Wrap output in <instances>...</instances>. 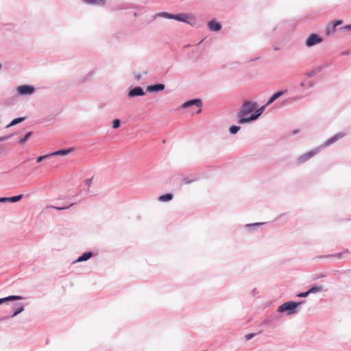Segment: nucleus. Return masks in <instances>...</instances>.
<instances>
[{
    "mask_svg": "<svg viewBox=\"0 0 351 351\" xmlns=\"http://www.w3.org/2000/svg\"><path fill=\"white\" fill-rule=\"evenodd\" d=\"M258 107V104L252 100H244L237 112V118L239 124H247L253 121L250 119V114Z\"/></svg>",
    "mask_w": 351,
    "mask_h": 351,
    "instance_id": "1",
    "label": "nucleus"
},
{
    "mask_svg": "<svg viewBox=\"0 0 351 351\" xmlns=\"http://www.w3.org/2000/svg\"><path fill=\"white\" fill-rule=\"evenodd\" d=\"M304 303V300L293 301L289 300L280 305L276 313H285L287 316L297 314L300 311L299 307Z\"/></svg>",
    "mask_w": 351,
    "mask_h": 351,
    "instance_id": "2",
    "label": "nucleus"
},
{
    "mask_svg": "<svg viewBox=\"0 0 351 351\" xmlns=\"http://www.w3.org/2000/svg\"><path fill=\"white\" fill-rule=\"evenodd\" d=\"M195 106L199 108L197 111V114H199L202 112V108L203 106L202 100L200 98H194L192 99H189L184 102L180 107V109H186L190 107Z\"/></svg>",
    "mask_w": 351,
    "mask_h": 351,
    "instance_id": "3",
    "label": "nucleus"
},
{
    "mask_svg": "<svg viewBox=\"0 0 351 351\" xmlns=\"http://www.w3.org/2000/svg\"><path fill=\"white\" fill-rule=\"evenodd\" d=\"M323 42V38L317 33L311 34L305 40V45L311 47Z\"/></svg>",
    "mask_w": 351,
    "mask_h": 351,
    "instance_id": "4",
    "label": "nucleus"
},
{
    "mask_svg": "<svg viewBox=\"0 0 351 351\" xmlns=\"http://www.w3.org/2000/svg\"><path fill=\"white\" fill-rule=\"evenodd\" d=\"M36 90L35 87L30 84L20 85L16 87V92L19 95H31Z\"/></svg>",
    "mask_w": 351,
    "mask_h": 351,
    "instance_id": "5",
    "label": "nucleus"
},
{
    "mask_svg": "<svg viewBox=\"0 0 351 351\" xmlns=\"http://www.w3.org/2000/svg\"><path fill=\"white\" fill-rule=\"evenodd\" d=\"M145 95V91H144L141 86H130L128 90L127 97L128 99H132L136 97L144 96Z\"/></svg>",
    "mask_w": 351,
    "mask_h": 351,
    "instance_id": "6",
    "label": "nucleus"
},
{
    "mask_svg": "<svg viewBox=\"0 0 351 351\" xmlns=\"http://www.w3.org/2000/svg\"><path fill=\"white\" fill-rule=\"evenodd\" d=\"M319 152H320V148L317 147L315 149H313L308 152L306 154L301 155L300 156H299L298 158V160H297L298 163L300 165L304 163L305 162L308 160L310 158L313 157L315 155H316Z\"/></svg>",
    "mask_w": 351,
    "mask_h": 351,
    "instance_id": "7",
    "label": "nucleus"
},
{
    "mask_svg": "<svg viewBox=\"0 0 351 351\" xmlns=\"http://www.w3.org/2000/svg\"><path fill=\"white\" fill-rule=\"evenodd\" d=\"M346 136V133L344 132H339L334 135L333 136L328 138L327 141H326L322 145L319 147L320 148V150L322 149L335 143L337 141L341 139Z\"/></svg>",
    "mask_w": 351,
    "mask_h": 351,
    "instance_id": "8",
    "label": "nucleus"
},
{
    "mask_svg": "<svg viewBox=\"0 0 351 351\" xmlns=\"http://www.w3.org/2000/svg\"><path fill=\"white\" fill-rule=\"evenodd\" d=\"M208 29L210 32H217L222 29V25L220 22L217 21L215 19L209 21L207 23Z\"/></svg>",
    "mask_w": 351,
    "mask_h": 351,
    "instance_id": "9",
    "label": "nucleus"
},
{
    "mask_svg": "<svg viewBox=\"0 0 351 351\" xmlns=\"http://www.w3.org/2000/svg\"><path fill=\"white\" fill-rule=\"evenodd\" d=\"M165 86L162 83L151 84L147 86L146 91L148 93H158L165 89Z\"/></svg>",
    "mask_w": 351,
    "mask_h": 351,
    "instance_id": "10",
    "label": "nucleus"
},
{
    "mask_svg": "<svg viewBox=\"0 0 351 351\" xmlns=\"http://www.w3.org/2000/svg\"><path fill=\"white\" fill-rule=\"evenodd\" d=\"M12 307L14 309V312L10 316L5 317L6 319L9 317H14L24 311V306L22 303H14Z\"/></svg>",
    "mask_w": 351,
    "mask_h": 351,
    "instance_id": "11",
    "label": "nucleus"
},
{
    "mask_svg": "<svg viewBox=\"0 0 351 351\" xmlns=\"http://www.w3.org/2000/svg\"><path fill=\"white\" fill-rule=\"evenodd\" d=\"M328 66V64H324L322 65H320L319 66H317L315 68H314L313 69H312L311 71L307 72L305 73V75L307 77H314L315 75H317V73H320L321 71H322L324 69H326V67Z\"/></svg>",
    "mask_w": 351,
    "mask_h": 351,
    "instance_id": "12",
    "label": "nucleus"
},
{
    "mask_svg": "<svg viewBox=\"0 0 351 351\" xmlns=\"http://www.w3.org/2000/svg\"><path fill=\"white\" fill-rule=\"evenodd\" d=\"M93 256L94 253L92 251L85 252L82 255H80L75 261H74L73 263L87 261Z\"/></svg>",
    "mask_w": 351,
    "mask_h": 351,
    "instance_id": "13",
    "label": "nucleus"
},
{
    "mask_svg": "<svg viewBox=\"0 0 351 351\" xmlns=\"http://www.w3.org/2000/svg\"><path fill=\"white\" fill-rule=\"evenodd\" d=\"M23 297L21 295H11L5 298H0V305L7 304L9 302L23 300Z\"/></svg>",
    "mask_w": 351,
    "mask_h": 351,
    "instance_id": "14",
    "label": "nucleus"
},
{
    "mask_svg": "<svg viewBox=\"0 0 351 351\" xmlns=\"http://www.w3.org/2000/svg\"><path fill=\"white\" fill-rule=\"evenodd\" d=\"M268 105H266V104L262 106H261L258 108H256L253 113L250 114V119L253 120V121H256L259 117L263 113L266 106Z\"/></svg>",
    "mask_w": 351,
    "mask_h": 351,
    "instance_id": "15",
    "label": "nucleus"
},
{
    "mask_svg": "<svg viewBox=\"0 0 351 351\" xmlns=\"http://www.w3.org/2000/svg\"><path fill=\"white\" fill-rule=\"evenodd\" d=\"M287 92V90L285 89V90H278V91H276V93H274L267 100V101L266 102V105H270L273 102H274L277 99H278L280 97H281L282 95H285L286 93Z\"/></svg>",
    "mask_w": 351,
    "mask_h": 351,
    "instance_id": "16",
    "label": "nucleus"
},
{
    "mask_svg": "<svg viewBox=\"0 0 351 351\" xmlns=\"http://www.w3.org/2000/svg\"><path fill=\"white\" fill-rule=\"evenodd\" d=\"M347 252H348V249H346L345 251H343L342 252H339V253H337V254H334L318 256H316L315 258H330L332 257H335L338 259H341L343 257V254Z\"/></svg>",
    "mask_w": 351,
    "mask_h": 351,
    "instance_id": "17",
    "label": "nucleus"
},
{
    "mask_svg": "<svg viewBox=\"0 0 351 351\" xmlns=\"http://www.w3.org/2000/svg\"><path fill=\"white\" fill-rule=\"evenodd\" d=\"M188 18L189 15L186 13L176 14L174 20L191 25L188 21Z\"/></svg>",
    "mask_w": 351,
    "mask_h": 351,
    "instance_id": "18",
    "label": "nucleus"
},
{
    "mask_svg": "<svg viewBox=\"0 0 351 351\" xmlns=\"http://www.w3.org/2000/svg\"><path fill=\"white\" fill-rule=\"evenodd\" d=\"M265 222H256L252 223H247L244 226L245 228H246L249 232H254L256 228L261 227L264 225Z\"/></svg>",
    "mask_w": 351,
    "mask_h": 351,
    "instance_id": "19",
    "label": "nucleus"
},
{
    "mask_svg": "<svg viewBox=\"0 0 351 351\" xmlns=\"http://www.w3.org/2000/svg\"><path fill=\"white\" fill-rule=\"evenodd\" d=\"M199 178L195 175H191L189 176H185L182 178V182L185 184H189L194 182L197 181Z\"/></svg>",
    "mask_w": 351,
    "mask_h": 351,
    "instance_id": "20",
    "label": "nucleus"
},
{
    "mask_svg": "<svg viewBox=\"0 0 351 351\" xmlns=\"http://www.w3.org/2000/svg\"><path fill=\"white\" fill-rule=\"evenodd\" d=\"M173 198V194L172 193H167L160 195L158 198V201L162 202H167L172 200Z\"/></svg>",
    "mask_w": 351,
    "mask_h": 351,
    "instance_id": "21",
    "label": "nucleus"
},
{
    "mask_svg": "<svg viewBox=\"0 0 351 351\" xmlns=\"http://www.w3.org/2000/svg\"><path fill=\"white\" fill-rule=\"evenodd\" d=\"M71 151V149H62L51 152V157L54 156H66Z\"/></svg>",
    "mask_w": 351,
    "mask_h": 351,
    "instance_id": "22",
    "label": "nucleus"
},
{
    "mask_svg": "<svg viewBox=\"0 0 351 351\" xmlns=\"http://www.w3.org/2000/svg\"><path fill=\"white\" fill-rule=\"evenodd\" d=\"M175 14H171V13H169V12H158L157 14H156L154 16V18H156V16H162L165 19H175Z\"/></svg>",
    "mask_w": 351,
    "mask_h": 351,
    "instance_id": "23",
    "label": "nucleus"
},
{
    "mask_svg": "<svg viewBox=\"0 0 351 351\" xmlns=\"http://www.w3.org/2000/svg\"><path fill=\"white\" fill-rule=\"evenodd\" d=\"M323 290V287L322 285H313L311 286V287L308 289V293H315L320 292Z\"/></svg>",
    "mask_w": 351,
    "mask_h": 351,
    "instance_id": "24",
    "label": "nucleus"
},
{
    "mask_svg": "<svg viewBox=\"0 0 351 351\" xmlns=\"http://www.w3.org/2000/svg\"><path fill=\"white\" fill-rule=\"evenodd\" d=\"M25 119L26 118L23 117L15 118L12 120V121L8 125L7 128H10V127L14 126L15 125H17V124L23 122L24 120H25Z\"/></svg>",
    "mask_w": 351,
    "mask_h": 351,
    "instance_id": "25",
    "label": "nucleus"
},
{
    "mask_svg": "<svg viewBox=\"0 0 351 351\" xmlns=\"http://www.w3.org/2000/svg\"><path fill=\"white\" fill-rule=\"evenodd\" d=\"M23 197V194H19L14 196L7 197L8 202L15 203L20 201Z\"/></svg>",
    "mask_w": 351,
    "mask_h": 351,
    "instance_id": "26",
    "label": "nucleus"
},
{
    "mask_svg": "<svg viewBox=\"0 0 351 351\" xmlns=\"http://www.w3.org/2000/svg\"><path fill=\"white\" fill-rule=\"evenodd\" d=\"M241 130V127L237 125H232L229 128V132L231 134H236Z\"/></svg>",
    "mask_w": 351,
    "mask_h": 351,
    "instance_id": "27",
    "label": "nucleus"
},
{
    "mask_svg": "<svg viewBox=\"0 0 351 351\" xmlns=\"http://www.w3.org/2000/svg\"><path fill=\"white\" fill-rule=\"evenodd\" d=\"M32 134L33 132L31 131L26 132L25 135L20 139L19 143L21 144L25 143Z\"/></svg>",
    "mask_w": 351,
    "mask_h": 351,
    "instance_id": "28",
    "label": "nucleus"
},
{
    "mask_svg": "<svg viewBox=\"0 0 351 351\" xmlns=\"http://www.w3.org/2000/svg\"><path fill=\"white\" fill-rule=\"evenodd\" d=\"M51 157V153L39 156L36 158V163H40L45 159L49 158Z\"/></svg>",
    "mask_w": 351,
    "mask_h": 351,
    "instance_id": "29",
    "label": "nucleus"
},
{
    "mask_svg": "<svg viewBox=\"0 0 351 351\" xmlns=\"http://www.w3.org/2000/svg\"><path fill=\"white\" fill-rule=\"evenodd\" d=\"M75 204L74 202L70 204L68 206H51L50 208H54L57 210H64L65 209H67L70 207H71L72 206H73Z\"/></svg>",
    "mask_w": 351,
    "mask_h": 351,
    "instance_id": "30",
    "label": "nucleus"
},
{
    "mask_svg": "<svg viewBox=\"0 0 351 351\" xmlns=\"http://www.w3.org/2000/svg\"><path fill=\"white\" fill-rule=\"evenodd\" d=\"M127 8H128L127 5L125 3H119L117 5H116V7L112 8V11H117V10H125V9H127Z\"/></svg>",
    "mask_w": 351,
    "mask_h": 351,
    "instance_id": "31",
    "label": "nucleus"
},
{
    "mask_svg": "<svg viewBox=\"0 0 351 351\" xmlns=\"http://www.w3.org/2000/svg\"><path fill=\"white\" fill-rule=\"evenodd\" d=\"M106 4V0H93L92 5L104 6Z\"/></svg>",
    "mask_w": 351,
    "mask_h": 351,
    "instance_id": "32",
    "label": "nucleus"
},
{
    "mask_svg": "<svg viewBox=\"0 0 351 351\" xmlns=\"http://www.w3.org/2000/svg\"><path fill=\"white\" fill-rule=\"evenodd\" d=\"M121 126V121L119 119H115L112 122V127L113 129H117Z\"/></svg>",
    "mask_w": 351,
    "mask_h": 351,
    "instance_id": "33",
    "label": "nucleus"
},
{
    "mask_svg": "<svg viewBox=\"0 0 351 351\" xmlns=\"http://www.w3.org/2000/svg\"><path fill=\"white\" fill-rule=\"evenodd\" d=\"M276 317H277V315H276V313H275L272 314L271 315L265 318V319L264 320V322L267 324H269L272 322V320L274 319H275Z\"/></svg>",
    "mask_w": 351,
    "mask_h": 351,
    "instance_id": "34",
    "label": "nucleus"
},
{
    "mask_svg": "<svg viewBox=\"0 0 351 351\" xmlns=\"http://www.w3.org/2000/svg\"><path fill=\"white\" fill-rule=\"evenodd\" d=\"M300 85L302 87H303L306 85V86H308V88H313L315 86V83L312 81L308 82L307 83H306L305 81H302L300 82Z\"/></svg>",
    "mask_w": 351,
    "mask_h": 351,
    "instance_id": "35",
    "label": "nucleus"
},
{
    "mask_svg": "<svg viewBox=\"0 0 351 351\" xmlns=\"http://www.w3.org/2000/svg\"><path fill=\"white\" fill-rule=\"evenodd\" d=\"M309 294L310 293H308V291L307 290L306 291L298 293L296 295V297H298V298H306L307 296L309 295Z\"/></svg>",
    "mask_w": 351,
    "mask_h": 351,
    "instance_id": "36",
    "label": "nucleus"
},
{
    "mask_svg": "<svg viewBox=\"0 0 351 351\" xmlns=\"http://www.w3.org/2000/svg\"><path fill=\"white\" fill-rule=\"evenodd\" d=\"M94 71H90L86 76L85 77L84 82L89 80L93 75H94Z\"/></svg>",
    "mask_w": 351,
    "mask_h": 351,
    "instance_id": "37",
    "label": "nucleus"
},
{
    "mask_svg": "<svg viewBox=\"0 0 351 351\" xmlns=\"http://www.w3.org/2000/svg\"><path fill=\"white\" fill-rule=\"evenodd\" d=\"M341 20H336L333 22L332 28L335 29L337 25H341Z\"/></svg>",
    "mask_w": 351,
    "mask_h": 351,
    "instance_id": "38",
    "label": "nucleus"
},
{
    "mask_svg": "<svg viewBox=\"0 0 351 351\" xmlns=\"http://www.w3.org/2000/svg\"><path fill=\"white\" fill-rule=\"evenodd\" d=\"M341 29L343 31H351V24L344 25L343 27H341Z\"/></svg>",
    "mask_w": 351,
    "mask_h": 351,
    "instance_id": "39",
    "label": "nucleus"
},
{
    "mask_svg": "<svg viewBox=\"0 0 351 351\" xmlns=\"http://www.w3.org/2000/svg\"><path fill=\"white\" fill-rule=\"evenodd\" d=\"M256 335V333H249V334L245 335V339H246V340H250L254 337H255Z\"/></svg>",
    "mask_w": 351,
    "mask_h": 351,
    "instance_id": "40",
    "label": "nucleus"
},
{
    "mask_svg": "<svg viewBox=\"0 0 351 351\" xmlns=\"http://www.w3.org/2000/svg\"><path fill=\"white\" fill-rule=\"evenodd\" d=\"M84 182L88 186H90L93 182V178L86 179Z\"/></svg>",
    "mask_w": 351,
    "mask_h": 351,
    "instance_id": "41",
    "label": "nucleus"
},
{
    "mask_svg": "<svg viewBox=\"0 0 351 351\" xmlns=\"http://www.w3.org/2000/svg\"><path fill=\"white\" fill-rule=\"evenodd\" d=\"M81 1L83 3L86 4V5H92L93 0H81Z\"/></svg>",
    "mask_w": 351,
    "mask_h": 351,
    "instance_id": "42",
    "label": "nucleus"
},
{
    "mask_svg": "<svg viewBox=\"0 0 351 351\" xmlns=\"http://www.w3.org/2000/svg\"><path fill=\"white\" fill-rule=\"evenodd\" d=\"M10 137V135H7V136H1V137H0V142H1V141H5V140L8 139Z\"/></svg>",
    "mask_w": 351,
    "mask_h": 351,
    "instance_id": "43",
    "label": "nucleus"
},
{
    "mask_svg": "<svg viewBox=\"0 0 351 351\" xmlns=\"http://www.w3.org/2000/svg\"><path fill=\"white\" fill-rule=\"evenodd\" d=\"M8 202L7 197H1L0 203Z\"/></svg>",
    "mask_w": 351,
    "mask_h": 351,
    "instance_id": "44",
    "label": "nucleus"
},
{
    "mask_svg": "<svg viewBox=\"0 0 351 351\" xmlns=\"http://www.w3.org/2000/svg\"><path fill=\"white\" fill-rule=\"evenodd\" d=\"M326 276V275L322 274H319V275L316 276V277H315L314 279L317 280L319 278H325Z\"/></svg>",
    "mask_w": 351,
    "mask_h": 351,
    "instance_id": "45",
    "label": "nucleus"
},
{
    "mask_svg": "<svg viewBox=\"0 0 351 351\" xmlns=\"http://www.w3.org/2000/svg\"><path fill=\"white\" fill-rule=\"evenodd\" d=\"M341 56H349L350 54V51H343V52H341Z\"/></svg>",
    "mask_w": 351,
    "mask_h": 351,
    "instance_id": "46",
    "label": "nucleus"
},
{
    "mask_svg": "<svg viewBox=\"0 0 351 351\" xmlns=\"http://www.w3.org/2000/svg\"><path fill=\"white\" fill-rule=\"evenodd\" d=\"M141 75L140 73L136 74V76H135V79L137 81H138L141 79Z\"/></svg>",
    "mask_w": 351,
    "mask_h": 351,
    "instance_id": "47",
    "label": "nucleus"
},
{
    "mask_svg": "<svg viewBox=\"0 0 351 351\" xmlns=\"http://www.w3.org/2000/svg\"><path fill=\"white\" fill-rule=\"evenodd\" d=\"M280 49V48L278 46H274V51H279Z\"/></svg>",
    "mask_w": 351,
    "mask_h": 351,
    "instance_id": "48",
    "label": "nucleus"
},
{
    "mask_svg": "<svg viewBox=\"0 0 351 351\" xmlns=\"http://www.w3.org/2000/svg\"><path fill=\"white\" fill-rule=\"evenodd\" d=\"M293 101H298L299 99V97H293L291 98Z\"/></svg>",
    "mask_w": 351,
    "mask_h": 351,
    "instance_id": "49",
    "label": "nucleus"
},
{
    "mask_svg": "<svg viewBox=\"0 0 351 351\" xmlns=\"http://www.w3.org/2000/svg\"><path fill=\"white\" fill-rule=\"evenodd\" d=\"M259 58H260V57H257V58H253V59L250 60V62L255 61L256 60H258Z\"/></svg>",
    "mask_w": 351,
    "mask_h": 351,
    "instance_id": "50",
    "label": "nucleus"
},
{
    "mask_svg": "<svg viewBox=\"0 0 351 351\" xmlns=\"http://www.w3.org/2000/svg\"><path fill=\"white\" fill-rule=\"evenodd\" d=\"M6 319V317H1V318H0V322H1V321H2V320H4V319Z\"/></svg>",
    "mask_w": 351,
    "mask_h": 351,
    "instance_id": "51",
    "label": "nucleus"
},
{
    "mask_svg": "<svg viewBox=\"0 0 351 351\" xmlns=\"http://www.w3.org/2000/svg\"><path fill=\"white\" fill-rule=\"evenodd\" d=\"M298 132V130H294V131L293 132V134H297Z\"/></svg>",
    "mask_w": 351,
    "mask_h": 351,
    "instance_id": "52",
    "label": "nucleus"
}]
</instances>
